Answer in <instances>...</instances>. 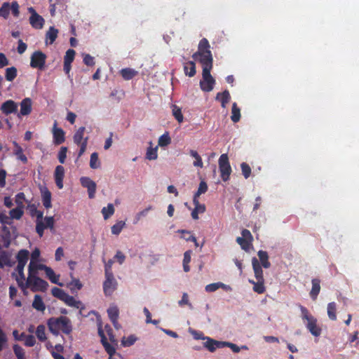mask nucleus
<instances>
[{
	"label": "nucleus",
	"instance_id": "1a4fd4ad",
	"mask_svg": "<svg viewBox=\"0 0 359 359\" xmlns=\"http://www.w3.org/2000/svg\"><path fill=\"white\" fill-rule=\"evenodd\" d=\"M80 181L82 186L88 189L89 198H94L96 191L95 182L88 177H82Z\"/></svg>",
	"mask_w": 359,
	"mask_h": 359
},
{
	"label": "nucleus",
	"instance_id": "7c9ffc66",
	"mask_svg": "<svg viewBox=\"0 0 359 359\" xmlns=\"http://www.w3.org/2000/svg\"><path fill=\"white\" fill-rule=\"evenodd\" d=\"M44 271L46 276L52 283L62 285V283H59V275H56L51 268L47 266Z\"/></svg>",
	"mask_w": 359,
	"mask_h": 359
},
{
	"label": "nucleus",
	"instance_id": "de8ad7c7",
	"mask_svg": "<svg viewBox=\"0 0 359 359\" xmlns=\"http://www.w3.org/2000/svg\"><path fill=\"white\" fill-rule=\"evenodd\" d=\"M10 13V4L5 2L0 8V16L4 19H7Z\"/></svg>",
	"mask_w": 359,
	"mask_h": 359
},
{
	"label": "nucleus",
	"instance_id": "0e129e2a",
	"mask_svg": "<svg viewBox=\"0 0 359 359\" xmlns=\"http://www.w3.org/2000/svg\"><path fill=\"white\" fill-rule=\"evenodd\" d=\"M83 62L87 66H93L95 65L94 57L89 54H86L83 57Z\"/></svg>",
	"mask_w": 359,
	"mask_h": 359
},
{
	"label": "nucleus",
	"instance_id": "bf43d9fd",
	"mask_svg": "<svg viewBox=\"0 0 359 359\" xmlns=\"http://www.w3.org/2000/svg\"><path fill=\"white\" fill-rule=\"evenodd\" d=\"M241 170L243 176L245 179L248 178L251 173V168L250 167L245 163H243L241 165Z\"/></svg>",
	"mask_w": 359,
	"mask_h": 359
},
{
	"label": "nucleus",
	"instance_id": "393cba45",
	"mask_svg": "<svg viewBox=\"0 0 359 359\" xmlns=\"http://www.w3.org/2000/svg\"><path fill=\"white\" fill-rule=\"evenodd\" d=\"M99 334L101 337V341L105 348V351L107 352L109 356H113V355L116 353V348L107 342V338L100 329L99 330Z\"/></svg>",
	"mask_w": 359,
	"mask_h": 359
},
{
	"label": "nucleus",
	"instance_id": "ea45409f",
	"mask_svg": "<svg viewBox=\"0 0 359 359\" xmlns=\"http://www.w3.org/2000/svg\"><path fill=\"white\" fill-rule=\"evenodd\" d=\"M35 333H36L37 338L40 341H44L46 340L47 338H46V327L44 325H39L36 327Z\"/></svg>",
	"mask_w": 359,
	"mask_h": 359
},
{
	"label": "nucleus",
	"instance_id": "412c9836",
	"mask_svg": "<svg viewBox=\"0 0 359 359\" xmlns=\"http://www.w3.org/2000/svg\"><path fill=\"white\" fill-rule=\"evenodd\" d=\"M18 105L13 100H8L4 102L1 107V111L8 115L17 111Z\"/></svg>",
	"mask_w": 359,
	"mask_h": 359
},
{
	"label": "nucleus",
	"instance_id": "0eeeda50",
	"mask_svg": "<svg viewBox=\"0 0 359 359\" xmlns=\"http://www.w3.org/2000/svg\"><path fill=\"white\" fill-rule=\"evenodd\" d=\"M219 168L222 180L224 181L228 180L231 172V168L227 154H224L220 156L219 158Z\"/></svg>",
	"mask_w": 359,
	"mask_h": 359
},
{
	"label": "nucleus",
	"instance_id": "37998d69",
	"mask_svg": "<svg viewBox=\"0 0 359 359\" xmlns=\"http://www.w3.org/2000/svg\"><path fill=\"white\" fill-rule=\"evenodd\" d=\"M5 76L7 81H12L17 76V69L14 67L7 68Z\"/></svg>",
	"mask_w": 359,
	"mask_h": 359
},
{
	"label": "nucleus",
	"instance_id": "f03ea898",
	"mask_svg": "<svg viewBox=\"0 0 359 359\" xmlns=\"http://www.w3.org/2000/svg\"><path fill=\"white\" fill-rule=\"evenodd\" d=\"M192 57L196 60H198L202 67L213 64L210 45L207 39L203 38L199 41L198 50L193 54Z\"/></svg>",
	"mask_w": 359,
	"mask_h": 359
},
{
	"label": "nucleus",
	"instance_id": "2eb2a0df",
	"mask_svg": "<svg viewBox=\"0 0 359 359\" xmlns=\"http://www.w3.org/2000/svg\"><path fill=\"white\" fill-rule=\"evenodd\" d=\"M219 288H222L224 290L227 291V292L232 290V288L230 285H226L221 282L208 284L205 286V290L208 292H212L217 290Z\"/></svg>",
	"mask_w": 359,
	"mask_h": 359
},
{
	"label": "nucleus",
	"instance_id": "69168bd1",
	"mask_svg": "<svg viewBox=\"0 0 359 359\" xmlns=\"http://www.w3.org/2000/svg\"><path fill=\"white\" fill-rule=\"evenodd\" d=\"M41 255L40 250L36 248L31 254V259L30 262L39 261V257Z\"/></svg>",
	"mask_w": 359,
	"mask_h": 359
},
{
	"label": "nucleus",
	"instance_id": "774afa93",
	"mask_svg": "<svg viewBox=\"0 0 359 359\" xmlns=\"http://www.w3.org/2000/svg\"><path fill=\"white\" fill-rule=\"evenodd\" d=\"M27 46L25 43H24L21 39L18 41V53L19 54H22L25 52Z\"/></svg>",
	"mask_w": 359,
	"mask_h": 359
},
{
	"label": "nucleus",
	"instance_id": "9b49d317",
	"mask_svg": "<svg viewBox=\"0 0 359 359\" xmlns=\"http://www.w3.org/2000/svg\"><path fill=\"white\" fill-rule=\"evenodd\" d=\"M105 277L104 291L106 294H110L116 289V281L114 278L113 273L105 274Z\"/></svg>",
	"mask_w": 359,
	"mask_h": 359
},
{
	"label": "nucleus",
	"instance_id": "e2e57ef3",
	"mask_svg": "<svg viewBox=\"0 0 359 359\" xmlns=\"http://www.w3.org/2000/svg\"><path fill=\"white\" fill-rule=\"evenodd\" d=\"M67 148L65 147H62L60 148V151L58 153V158L59 161L61 163H64L66 156H67Z\"/></svg>",
	"mask_w": 359,
	"mask_h": 359
},
{
	"label": "nucleus",
	"instance_id": "39448f33",
	"mask_svg": "<svg viewBox=\"0 0 359 359\" xmlns=\"http://www.w3.org/2000/svg\"><path fill=\"white\" fill-rule=\"evenodd\" d=\"M302 318L306 321V327L310 332L316 337H318L321 333V329L317 325V320L313 316L309 314L308 310L300 306Z\"/></svg>",
	"mask_w": 359,
	"mask_h": 359
},
{
	"label": "nucleus",
	"instance_id": "9d476101",
	"mask_svg": "<svg viewBox=\"0 0 359 359\" xmlns=\"http://www.w3.org/2000/svg\"><path fill=\"white\" fill-rule=\"evenodd\" d=\"M1 236L4 240V245L6 248H8L12 239L16 237L15 229H12L11 230L8 227H4L1 233Z\"/></svg>",
	"mask_w": 359,
	"mask_h": 359
},
{
	"label": "nucleus",
	"instance_id": "72a5a7b5",
	"mask_svg": "<svg viewBox=\"0 0 359 359\" xmlns=\"http://www.w3.org/2000/svg\"><path fill=\"white\" fill-rule=\"evenodd\" d=\"M189 154L191 157H193L195 159V161L193 163L194 166L203 168V161L198 153L196 150L191 149L189 151Z\"/></svg>",
	"mask_w": 359,
	"mask_h": 359
},
{
	"label": "nucleus",
	"instance_id": "052dcab7",
	"mask_svg": "<svg viewBox=\"0 0 359 359\" xmlns=\"http://www.w3.org/2000/svg\"><path fill=\"white\" fill-rule=\"evenodd\" d=\"M10 11H12V13L15 17L19 16V4L17 1H13L11 4H10Z\"/></svg>",
	"mask_w": 359,
	"mask_h": 359
},
{
	"label": "nucleus",
	"instance_id": "f257e3e1",
	"mask_svg": "<svg viewBox=\"0 0 359 359\" xmlns=\"http://www.w3.org/2000/svg\"><path fill=\"white\" fill-rule=\"evenodd\" d=\"M29 256V252L27 250L22 249L18 252L15 255L17 266L12 276L24 291L27 288H30L33 292L44 291L48 285L46 281L39 278L36 274H28L27 277H25L24 270Z\"/></svg>",
	"mask_w": 359,
	"mask_h": 359
},
{
	"label": "nucleus",
	"instance_id": "c85d7f7f",
	"mask_svg": "<svg viewBox=\"0 0 359 359\" xmlns=\"http://www.w3.org/2000/svg\"><path fill=\"white\" fill-rule=\"evenodd\" d=\"M32 306L36 310L41 312H43L46 309V306L42 300V298L38 294L34 296V301L32 302Z\"/></svg>",
	"mask_w": 359,
	"mask_h": 359
},
{
	"label": "nucleus",
	"instance_id": "c03bdc74",
	"mask_svg": "<svg viewBox=\"0 0 359 359\" xmlns=\"http://www.w3.org/2000/svg\"><path fill=\"white\" fill-rule=\"evenodd\" d=\"M102 213L105 219H108L114 213V205L111 203L108 204L107 207L102 208Z\"/></svg>",
	"mask_w": 359,
	"mask_h": 359
},
{
	"label": "nucleus",
	"instance_id": "864d4df0",
	"mask_svg": "<svg viewBox=\"0 0 359 359\" xmlns=\"http://www.w3.org/2000/svg\"><path fill=\"white\" fill-rule=\"evenodd\" d=\"M21 337L25 341V344L27 346H33L36 343L35 338L32 335H25L22 334Z\"/></svg>",
	"mask_w": 359,
	"mask_h": 359
},
{
	"label": "nucleus",
	"instance_id": "79ce46f5",
	"mask_svg": "<svg viewBox=\"0 0 359 359\" xmlns=\"http://www.w3.org/2000/svg\"><path fill=\"white\" fill-rule=\"evenodd\" d=\"M258 256L262 265L266 269L269 268L270 266V262L268 261V255L266 252L260 250L258 252Z\"/></svg>",
	"mask_w": 359,
	"mask_h": 359
},
{
	"label": "nucleus",
	"instance_id": "58836bf2",
	"mask_svg": "<svg viewBox=\"0 0 359 359\" xmlns=\"http://www.w3.org/2000/svg\"><path fill=\"white\" fill-rule=\"evenodd\" d=\"M240 118H241V110L237 107L236 104L233 103L232 105L231 118L233 122L236 123L240 120Z\"/></svg>",
	"mask_w": 359,
	"mask_h": 359
},
{
	"label": "nucleus",
	"instance_id": "5fc2aeb1",
	"mask_svg": "<svg viewBox=\"0 0 359 359\" xmlns=\"http://www.w3.org/2000/svg\"><path fill=\"white\" fill-rule=\"evenodd\" d=\"M137 340V338L133 336H129L128 337H123L121 340V344L123 346H130L133 345Z\"/></svg>",
	"mask_w": 359,
	"mask_h": 359
},
{
	"label": "nucleus",
	"instance_id": "a878e982",
	"mask_svg": "<svg viewBox=\"0 0 359 359\" xmlns=\"http://www.w3.org/2000/svg\"><path fill=\"white\" fill-rule=\"evenodd\" d=\"M252 267L255 273V276L257 280H264L263 277V271L261 266L256 258L252 260Z\"/></svg>",
	"mask_w": 359,
	"mask_h": 359
},
{
	"label": "nucleus",
	"instance_id": "13d9d810",
	"mask_svg": "<svg viewBox=\"0 0 359 359\" xmlns=\"http://www.w3.org/2000/svg\"><path fill=\"white\" fill-rule=\"evenodd\" d=\"M13 351L18 359H25L23 349L18 345H14Z\"/></svg>",
	"mask_w": 359,
	"mask_h": 359
},
{
	"label": "nucleus",
	"instance_id": "c756f323",
	"mask_svg": "<svg viewBox=\"0 0 359 359\" xmlns=\"http://www.w3.org/2000/svg\"><path fill=\"white\" fill-rule=\"evenodd\" d=\"M171 143V138L168 132L161 135L158 140V147H165Z\"/></svg>",
	"mask_w": 359,
	"mask_h": 359
},
{
	"label": "nucleus",
	"instance_id": "680f3d73",
	"mask_svg": "<svg viewBox=\"0 0 359 359\" xmlns=\"http://www.w3.org/2000/svg\"><path fill=\"white\" fill-rule=\"evenodd\" d=\"M15 145L16 147L15 154L18 158L25 163L27 162V157L23 154L22 148L16 143H15Z\"/></svg>",
	"mask_w": 359,
	"mask_h": 359
},
{
	"label": "nucleus",
	"instance_id": "6e6552de",
	"mask_svg": "<svg viewBox=\"0 0 359 359\" xmlns=\"http://www.w3.org/2000/svg\"><path fill=\"white\" fill-rule=\"evenodd\" d=\"M46 55L40 50L34 51L31 55L30 66L32 68L43 69L45 67Z\"/></svg>",
	"mask_w": 359,
	"mask_h": 359
},
{
	"label": "nucleus",
	"instance_id": "4d7b16f0",
	"mask_svg": "<svg viewBox=\"0 0 359 359\" xmlns=\"http://www.w3.org/2000/svg\"><path fill=\"white\" fill-rule=\"evenodd\" d=\"M236 241L241 246V248L245 250H248L251 245V242L245 238H243L242 237L237 238Z\"/></svg>",
	"mask_w": 359,
	"mask_h": 359
},
{
	"label": "nucleus",
	"instance_id": "dca6fc26",
	"mask_svg": "<svg viewBox=\"0 0 359 359\" xmlns=\"http://www.w3.org/2000/svg\"><path fill=\"white\" fill-rule=\"evenodd\" d=\"M29 23L33 28L40 29L44 25V19L37 13H34L29 18Z\"/></svg>",
	"mask_w": 359,
	"mask_h": 359
},
{
	"label": "nucleus",
	"instance_id": "423d86ee",
	"mask_svg": "<svg viewBox=\"0 0 359 359\" xmlns=\"http://www.w3.org/2000/svg\"><path fill=\"white\" fill-rule=\"evenodd\" d=\"M202 67L203 81H201L202 90H205V88H207L206 90H212L215 83V80L210 74V72L212 69V65L203 66Z\"/></svg>",
	"mask_w": 359,
	"mask_h": 359
},
{
	"label": "nucleus",
	"instance_id": "49530a36",
	"mask_svg": "<svg viewBox=\"0 0 359 359\" xmlns=\"http://www.w3.org/2000/svg\"><path fill=\"white\" fill-rule=\"evenodd\" d=\"M43 203L46 208L51 207V194L48 190L43 191Z\"/></svg>",
	"mask_w": 359,
	"mask_h": 359
},
{
	"label": "nucleus",
	"instance_id": "473e14b6",
	"mask_svg": "<svg viewBox=\"0 0 359 359\" xmlns=\"http://www.w3.org/2000/svg\"><path fill=\"white\" fill-rule=\"evenodd\" d=\"M101 166V162L99 159L98 154L96 152L90 155V167L92 169H98Z\"/></svg>",
	"mask_w": 359,
	"mask_h": 359
},
{
	"label": "nucleus",
	"instance_id": "8fccbe9b",
	"mask_svg": "<svg viewBox=\"0 0 359 359\" xmlns=\"http://www.w3.org/2000/svg\"><path fill=\"white\" fill-rule=\"evenodd\" d=\"M125 222L123 221H119L116 223L114 225L111 226V232L113 234L118 235L122 231L123 227L125 226Z\"/></svg>",
	"mask_w": 359,
	"mask_h": 359
},
{
	"label": "nucleus",
	"instance_id": "cd10ccee",
	"mask_svg": "<svg viewBox=\"0 0 359 359\" xmlns=\"http://www.w3.org/2000/svg\"><path fill=\"white\" fill-rule=\"evenodd\" d=\"M184 71L186 75L191 77L196 74V65L193 61H188L184 64Z\"/></svg>",
	"mask_w": 359,
	"mask_h": 359
},
{
	"label": "nucleus",
	"instance_id": "c9c22d12",
	"mask_svg": "<svg viewBox=\"0 0 359 359\" xmlns=\"http://www.w3.org/2000/svg\"><path fill=\"white\" fill-rule=\"evenodd\" d=\"M57 34H58V30L57 29H55V27H50L48 29V31L46 32V39L47 40H49V43H53L57 36Z\"/></svg>",
	"mask_w": 359,
	"mask_h": 359
},
{
	"label": "nucleus",
	"instance_id": "4be33fe9",
	"mask_svg": "<svg viewBox=\"0 0 359 359\" xmlns=\"http://www.w3.org/2000/svg\"><path fill=\"white\" fill-rule=\"evenodd\" d=\"M47 266L39 263V261L29 262L28 264V274H38L39 270H43L46 269Z\"/></svg>",
	"mask_w": 359,
	"mask_h": 359
},
{
	"label": "nucleus",
	"instance_id": "20e7f679",
	"mask_svg": "<svg viewBox=\"0 0 359 359\" xmlns=\"http://www.w3.org/2000/svg\"><path fill=\"white\" fill-rule=\"evenodd\" d=\"M36 231L40 237L43 235V231L46 228L53 229L55 220L53 217H43V213L40 211L36 212Z\"/></svg>",
	"mask_w": 359,
	"mask_h": 359
},
{
	"label": "nucleus",
	"instance_id": "bb28decb",
	"mask_svg": "<svg viewBox=\"0 0 359 359\" xmlns=\"http://www.w3.org/2000/svg\"><path fill=\"white\" fill-rule=\"evenodd\" d=\"M216 99L221 102L223 108H226V104L230 101L231 96L228 91H223L217 93Z\"/></svg>",
	"mask_w": 359,
	"mask_h": 359
},
{
	"label": "nucleus",
	"instance_id": "3c124183",
	"mask_svg": "<svg viewBox=\"0 0 359 359\" xmlns=\"http://www.w3.org/2000/svg\"><path fill=\"white\" fill-rule=\"evenodd\" d=\"M69 285H70V289L72 291H74L75 290H79L81 289V287H83V285L81 283V281L79 279L73 278V277L72 278V280L69 283Z\"/></svg>",
	"mask_w": 359,
	"mask_h": 359
},
{
	"label": "nucleus",
	"instance_id": "f8f14e48",
	"mask_svg": "<svg viewBox=\"0 0 359 359\" xmlns=\"http://www.w3.org/2000/svg\"><path fill=\"white\" fill-rule=\"evenodd\" d=\"M204 346L210 352L215 351L217 348H221L225 346V341H216L209 337L205 338Z\"/></svg>",
	"mask_w": 359,
	"mask_h": 359
},
{
	"label": "nucleus",
	"instance_id": "7ed1b4c3",
	"mask_svg": "<svg viewBox=\"0 0 359 359\" xmlns=\"http://www.w3.org/2000/svg\"><path fill=\"white\" fill-rule=\"evenodd\" d=\"M47 325L50 332L55 335H57L60 330L69 334L72 330L70 320L64 316L51 318L48 319Z\"/></svg>",
	"mask_w": 359,
	"mask_h": 359
},
{
	"label": "nucleus",
	"instance_id": "6ab92c4d",
	"mask_svg": "<svg viewBox=\"0 0 359 359\" xmlns=\"http://www.w3.org/2000/svg\"><path fill=\"white\" fill-rule=\"evenodd\" d=\"M55 183L57 186V187L59 189H62L63 188V178H64V175H65V169L61 165H57L56 168H55Z\"/></svg>",
	"mask_w": 359,
	"mask_h": 359
},
{
	"label": "nucleus",
	"instance_id": "e433bc0d",
	"mask_svg": "<svg viewBox=\"0 0 359 359\" xmlns=\"http://www.w3.org/2000/svg\"><path fill=\"white\" fill-rule=\"evenodd\" d=\"M250 283L254 285L253 290L259 294L264 293L265 291V287L264 285V280H257L255 282L253 280H250Z\"/></svg>",
	"mask_w": 359,
	"mask_h": 359
},
{
	"label": "nucleus",
	"instance_id": "a18cd8bd",
	"mask_svg": "<svg viewBox=\"0 0 359 359\" xmlns=\"http://www.w3.org/2000/svg\"><path fill=\"white\" fill-rule=\"evenodd\" d=\"M172 112L175 118L179 123H182L184 120V116L182 114L181 109L176 105H172Z\"/></svg>",
	"mask_w": 359,
	"mask_h": 359
},
{
	"label": "nucleus",
	"instance_id": "a211bd4d",
	"mask_svg": "<svg viewBox=\"0 0 359 359\" xmlns=\"http://www.w3.org/2000/svg\"><path fill=\"white\" fill-rule=\"evenodd\" d=\"M108 315L109 318L113 323L114 326L118 329L120 327V325L118 323V309L116 306L112 305L107 310Z\"/></svg>",
	"mask_w": 359,
	"mask_h": 359
},
{
	"label": "nucleus",
	"instance_id": "603ef678",
	"mask_svg": "<svg viewBox=\"0 0 359 359\" xmlns=\"http://www.w3.org/2000/svg\"><path fill=\"white\" fill-rule=\"evenodd\" d=\"M76 52L73 49H69L67 50L65 57H64V62L70 63L73 62L74 57H75Z\"/></svg>",
	"mask_w": 359,
	"mask_h": 359
},
{
	"label": "nucleus",
	"instance_id": "a19ab883",
	"mask_svg": "<svg viewBox=\"0 0 359 359\" xmlns=\"http://www.w3.org/2000/svg\"><path fill=\"white\" fill-rule=\"evenodd\" d=\"M23 208L21 207H17L16 208L12 209L9 212V215L11 219H19L23 215Z\"/></svg>",
	"mask_w": 359,
	"mask_h": 359
},
{
	"label": "nucleus",
	"instance_id": "f704fd0d",
	"mask_svg": "<svg viewBox=\"0 0 359 359\" xmlns=\"http://www.w3.org/2000/svg\"><path fill=\"white\" fill-rule=\"evenodd\" d=\"M85 130V127H81L76 131L74 135V141L76 144H81L83 140L85 139L83 137Z\"/></svg>",
	"mask_w": 359,
	"mask_h": 359
},
{
	"label": "nucleus",
	"instance_id": "09e8293b",
	"mask_svg": "<svg viewBox=\"0 0 359 359\" xmlns=\"http://www.w3.org/2000/svg\"><path fill=\"white\" fill-rule=\"evenodd\" d=\"M207 190H208V185H207L206 182L204 181H201L199 184L198 191L194 196V198H198L200 195L205 193L207 191Z\"/></svg>",
	"mask_w": 359,
	"mask_h": 359
},
{
	"label": "nucleus",
	"instance_id": "5701e85b",
	"mask_svg": "<svg viewBox=\"0 0 359 359\" xmlns=\"http://www.w3.org/2000/svg\"><path fill=\"white\" fill-rule=\"evenodd\" d=\"M32 111V101L29 98L24 99L20 103V116H27Z\"/></svg>",
	"mask_w": 359,
	"mask_h": 359
},
{
	"label": "nucleus",
	"instance_id": "4468645a",
	"mask_svg": "<svg viewBox=\"0 0 359 359\" xmlns=\"http://www.w3.org/2000/svg\"><path fill=\"white\" fill-rule=\"evenodd\" d=\"M119 74L125 81H129L139 75V72L130 67L123 68L119 71Z\"/></svg>",
	"mask_w": 359,
	"mask_h": 359
},
{
	"label": "nucleus",
	"instance_id": "338daca9",
	"mask_svg": "<svg viewBox=\"0 0 359 359\" xmlns=\"http://www.w3.org/2000/svg\"><path fill=\"white\" fill-rule=\"evenodd\" d=\"M24 199H25V196H24V194H22V193H20L16 196L15 203L18 205V207H21V208H24V204H23Z\"/></svg>",
	"mask_w": 359,
	"mask_h": 359
},
{
	"label": "nucleus",
	"instance_id": "f3484780",
	"mask_svg": "<svg viewBox=\"0 0 359 359\" xmlns=\"http://www.w3.org/2000/svg\"><path fill=\"white\" fill-rule=\"evenodd\" d=\"M194 209L191 212V217L194 219H198V214H202L205 211V205L199 203L198 198H193Z\"/></svg>",
	"mask_w": 359,
	"mask_h": 359
},
{
	"label": "nucleus",
	"instance_id": "aec40b11",
	"mask_svg": "<svg viewBox=\"0 0 359 359\" xmlns=\"http://www.w3.org/2000/svg\"><path fill=\"white\" fill-rule=\"evenodd\" d=\"M149 147L147 149L146 158L149 161H155L158 158V146H154L152 142H149Z\"/></svg>",
	"mask_w": 359,
	"mask_h": 359
},
{
	"label": "nucleus",
	"instance_id": "ddd939ff",
	"mask_svg": "<svg viewBox=\"0 0 359 359\" xmlns=\"http://www.w3.org/2000/svg\"><path fill=\"white\" fill-rule=\"evenodd\" d=\"M52 132L55 144H60L65 142V132L62 128L57 126L56 122L53 125Z\"/></svg>",
	"mask_w": 359,
	"mask_h": 359
},
{
	"label": "nucleus",
	"instance_id": "2f4dec72",
	"mask_svg": "<svg viewBox=\"0 0 359 359\" xmlns=\"http://www.w3.org/2000/svg\"><path fill=\"white\" fill-rule=\"evenodd\" d=\"M320 290V280L318 279H313L312 280V288L310 292V294L313 299H316L317 298L318 294H319Z\"/></svg>",
	"mask_w": 359,
	"mask_h": 359
},
{
	"label": "nucleus",
	"instance_id": "6e6d98bb",
	"mask_svg": "<svg viewBox=\"0 0 359 359\" xmlns=\"http://www.w3.org/2000/svg\"><path fill=\"white\" fill-rule=\"evenodd\" d=\"M51 292L54 297H57L58 299H60L62 301L64 299L65 294H67L64 290H62L58 287H53L52 289Z\"/></svg>",
	"mask_w": 359,
	"mask_h": 359
},
{
	"label": "nucleus",
	"instance_id": "4c0bfd02",
	"mask_svg": "<svg viewBox=\"0 0 359 359\" xmlns=\"http://www.w3.org/2000/svg\"><path fill=\"white\" fill-rule=\"evenodd\" d=\"M337 305L334 302H331L327 304V315L330 319L335 320L337 319L336 316Z\"/></svg>",
	"mask_w": 359,
	"mask_h": 359
},
{
	"label": "nucleus",
	"instance_id": "b1692460",
	"mask_svg": "<svg viewBox=\"0 0 359 359\" xmlns=\"http://www.w3.org/2000/svg\"><path fill=\"white\" fill-rule=\"evenodd\" d=\"M67 305L76 309H83L84 308L83 304L80 301L76 300L73 297L66 294L62 299Z\"/></svg>",
	"mask_w": 359,
	"mask_h": 359
}]
</instances>
